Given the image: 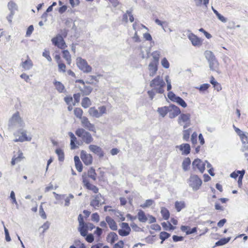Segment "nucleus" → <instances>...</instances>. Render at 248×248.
Masks as SVG:
<instances>
[{
	"label": "nucleus",
	"mask_w": 248,
	"mask_h": 248,
	"mask_svg": "<svg viewBox=\"0 0 248 248\" xmlns=\"http://www.w3.org/2000/svg\"><path fill=\"white\" fill-rule=\"evenodd\" d=\"M24 124L23 119L20 116L19 112L16 111L13 114L8 121V129L9 131H13L16 129L23 127Z\"/></svg>",
	"instance_id": "1"
},
{
	"label": "nucleus",
	"mask_w": 248,
	"mask_h": 248,
	"mask_svg": "<svg viewBox=\"0 0 248 248\" xmlns=\"http://www.w3.org/2000/svg\"><path fill=\"white\" fill-rule=\"evenodd\" d=\"M165 85V82L159 76H157L154 78L150 83V86L154 88V90L155 91L156 93L160 94L164 93V90L163 88Z\"/></svg>",
	"instance_id": "2"
},
{
	"label": "nucleus",
	"mask_w": 248,
	"mask_h": 248,
	"mask_svg": "<svg viewBox=\"0 0 248 248\" xmlns=\"http://www.w3.org/2000/svg\"><path fill=\"white\" fill-rule=\"evenodd\" d=\"M187 183L189 186L191 187L193 191H196L200 188L202 180L197 175L191 174L187 180Z\"/></svg>",
	"instance_id": "3"
},
{
	"label": "nucleus",
	"mask_w": 248,
	"mask_h": 248,
	"mask_svg": "<svg viewBox=\"0 0 248 248\" xmlns=\"http://www.w3.org/2000/svg\"><path fill=\"white\" fill-rule=\"evenodd\" d=\"M75 133L78 137L81 138L86 144H88L93 141V139L91 134L83 128L78 129Z\"/></svg>",
	"instance_id": "4"
},
{
	"label": "nucleus",
	"mask_w": 248,
	"mask_h": 248,
	"mask_svg": "<svg viewBox=\"0 0 248 248\" xmlns=\"http://www.w3.org/2000/svg\"><path fill=\"white\" fill-rule=\"evenodd\" d=\"M77 65L78 68L85 73H90L92 70V67L89 65L87 61L81 57L77 59Z\"/></svg>",
	"instance_id": "5"
},
{
	"label": "nucleus",
	"mask_w": 248,
	"mask_h": 248,
	"mask_svg": "<svg viewBox=\"0 0 248 248\" xmlns=\"http://www.w3.org/2000/svg\"><path fill=\"white\" fill-rule=\"evenodd\" d=\"M19 134H20L21 136H19L18 138H16V139L14 140V141H30L31 140V137L30 136H28L27 135V131L25 130H23V129H19L16 133H14V135L16 136H18Z\"/></svg>",
	"instance_id": "6"
},
{
	"label": "nucleus",
	"mask_w": 248,
	"mask_h": 248,
	"mask_svg": "<svg viewBox=\"0 0 248 248\" xmlns=\"http://www.w3.org/2000/svg\"><path fill=\"white\" fill-rule=\"evenodd\" d=\"M53 45L61 49H64L67 46L62 35L58 34L51 39Z\"/></svg>",
	"instance_id": "7"
},
{
	"label": "nucleus",
	"mask_w": 248,
	"mask_h": 248,
	"mask_svg": "<svg viewBox=\"0 0 248 248\" xmlns=\"http://www.w3.org/2000/svg\"><path fill=\"white\" fill-rule=\"evenodd\" d=\"M205 163L202 162L200 159L197 158L192 162V167L194 170L197 168L200 172L203 173L205 169Z\"/></svg>",
	"instance_id": "8"
},
{
	"label": "nucleus",
	"mask_w": 248,
	"mask_h": 248,
	"mask_svg": "<svg viewBox=\"0 0 248 248\" xmlns=\"http://www.w3.org/2000/svg\"><path fill=\"white\" fill-rule=\"evenodd\" d=\"M121 226L122 229L118 230L119 234L122 236L128 235L131 231V228L128 224L126 222H123L122 223Z\"/></svg>",
	"instance_id": "9"
},
{
	"label": "nucleus",
	"mask_w": 248,
	"mask_h": 248,
	"mask_svg": "<svg viewBox=\"0 0 248 248\" xmlns=\"http://www.w3.org/2000/svg\"><path fill=\"white\" fill-rule=\"evenodd\" d=\"M80 158L83 163L86 165H89L92 164L93 161V157L91 154H87L86 151L82 150L80 153Z\"/></svg>",
	"instance_id": "10"
},
{
	"label": "nucleus",
	"mask_w": 248,
	"mask_h": 248,
	"mask_svg": "<svg viewBox=\"0 0 248 248\" xmlns=\"http://www.w3.org/2000/svg\"><path fill=\"white\" fill-rule=\"evenodd\" d=\"M81 122L82 126L85 128L91 131H95L94 124H91L86 117L83 116L81 119Z\"/></svg>",
	"instance_id": "11"
},
{
	"label": "nucleus",
	"mask_w": 248,
	"mask_h": 248,
	"mask_svg": "<svg viewBox=\"0 0 248 248\" xmlns=\"http://www.w3.org/2000/svg\"><path fill=\"white\" fill-rule=\"evenodd\" d=\"M169 117L171 119L175 118L178 115H180L181 110L180 108L174 105H170Z\"/></svg>",
	"instance_id": "12"
},
{
	"label": "nucleus",
	"mask_w": 248,
	"mask_h": 248,
	"mask_svg": "<svg viewBox=\"0 0 248 248\" xmlns=\"http://www.w3.org/2000/svg\"><path fill=\"white\" fill-rule=\"evenodd\" d=\"M89 148L92 152L97 155L100 158L104 156V153L101 147L95 145L91 144L89 145Z\"/></svg>",
	"instance_id": "13"
},
{
	"label": "nucleus",
	"mask_w": 248,
	"mask_h": 248,
	"mask_svg": "<svg viewBox=\"0 0 248 248\" xmlns=\"http://www.w3.org/2000/svg\"><path fill=\"white\" fill-rule=\"evenodd\" d=\"M191 123L190 114L189 113H182L178 118V123L180 125H183V124Z\"/></svg>",
	"instance_id": "14"
},
{
	"label": "nucleus",
	"mask_w": 248,
	"mask_h": 248,
	"mask_svg": "<svg viewBox=\"0 0 248 248\" xmlns=\"http://www.w3.org/2000/svg\"><path fill=\"white\" fill-rule=\"evenodd\" d=\"M176 148H178L182 152V155H187L190 153L191 148L188 143H183L176 146Z\"/></svg>",
	"instance_id": "15"
},
{
	"label": "nucleus",
	"mask_w": 248,
	"mask_h": 248,
	"mask_svg": "<svg viewBox=\"0 0 248 248\" xmlns=\"http://www.w3.org/2000/svg\"><path fill=\"white\" fill-rule=\"evenodd\" d=\"M82 178L83 183L88 189L92 190L94 193H97L98 192L99 189L97 187L90 183L89 181L86 179V177H84L83 175H82Z\"/></svg>",
	"instance_id": "16"
},
{
	"label": "nucleus",
	"mask_w": 248,
	"mask_h": 248,
	"mask_svg": "<svg viewBox=\"0 0 248 248\" xmlns=\"http://www.w3.org/2000/svg\"><path fill=\"white\" fill-rule=\"evenodd\" d=\"M94 199L91 202L90 205L94 207V208H98L102 204L101 203V198H102V195L100 193H99L94 197Z\"/></svg>",
	"instance_id": "17"
},
{
	"label": "nucleus",
	"mask_w": 248,
	"mask_h": 248,
	"mask_svg": "<svg viewBox=\"0 0 248 248\" xmlns=\"http://www.w3.org/2000/svg\"><path fill=\"white\" fill-rule=\"evenodd\" d=\"M158 64L155 62H151L148 65L150 77H154L158 70Z\"/></svg>",
	"instance_id": "18"
},
{
	"label": "nucleus",
	"mask_w": 248,
	"mask_h": 248,
	"mask_svg": "<svg viewBox=\"0 0 248 248\" xmlns=\"http://www.w3.org/2000/svg\"><path fill=\"white\" fill-rule=\"evenodd\" d=\"M208 63L211 70L215 71L218 74L220 73L219 71V63L217 59L209 62Z\"/></svg>",
	"instance_id": "19"
},
{
	"label": "nucleus",
	"mask_w": 248,
	"mask_h": 248,
	"mask_svg": "<svg viewBox=\"0 0 248 248\" xmlns=\"http://www.w3.org/2000/svg\"><path fill=\"white\" fill-rule=\"evenodd\" d=\"M106 221L108 224L110 229L113 231H116L117 230V225L116 222L109 216L106 217Z\"/></svg>",
	"instance_id": "20"
},
{
	"label": "nucleus",
	"mask_w": 248,
	"mask_h": 248,
	"mask_svg": "<svg viewBox=\"0 0 248 248\" xmlns=\"http://www.w3.org/2000/svg\"><path fill=\"white\" fill-rule=\"evenodd\" d=\"M180 229L182 232H186V233L187 235L194 233L196 232L197 231L196 227H193V228H190V227L188 226L183 225L181 227Z\"/></svg>",
	"instance_id": "21"
},
{
	"label": "nucleus",
	"mask_w": 248,
	"mask_h": 248,
	"mask_svg": "<svg viewBox=\"0 0 248 248\" xmlns=\"http://www.w3.org/2000/svg\"><path fill=\"white\" fill-rule=\"evenodd\" d=\"M157 111L162 117H164L170 111V106L158 108Z\"/></svg>",
	"instance_id": "22"
},
{
	"label": "nucleus",
	"mask_w": 248,
	"mask_h": 248,
	"mask_svg": "<svg viewBox=\"0 0 248 248\" xmlns=\"http://www.w3.org/2000/svg\"><path fill=\"white\" fill-rule=\"evenodd\" d=\"M189 39L191 41L192 45L193 46H198L201 45V42L199 38L197 37V36L193 34L189 36Z\"/></svg>",
	"instance_id": "23"
},
{
	"label": "nucleus",
	"mask_w": 248,
	"mask_h": 248,
	"mask_svg": "<svg viewBox=\"0 0 248 248\" xmlns=\"http://www.w3.org/2000/svg\"><path fill=\"white\" fill-rule=\"evenodd\" d=\"M68 135L70 137V145L71 149H75L77 148V146L75 144V142L77 141V138L74 135V134L71 132H69L68 133Z\"/></svg>",
	"instance_id": "24"
},
{
	"label": "nucleus",
	"mask_w": 248,
	"mask_h": 248,
	"mask_svg": "<svg viewBox=\"0 0 248 248\" xmlns=\"http://www.w3.org/2000/svg\"><path fill=\"white\" fill-rule=\"evenodd\" d=\"M190 164L191 160L189 157H186L184 159L182 162V168L185 171H187L188 170Z\"/></svg>",
	"instance_id": "25"
},
{
	"label": "nucleus",
	"mask_w": 248,
	"mask_h": 248,
	"mask_svg": "<svg viewBox=\"0 0 248 248\" xmlns=\"http://www.w3.org/2000/svg\"><path fill=\"white\" fill-rule=\"evenodd\" d=\"M138 217L139 221L141 222H145L148 220V218L145 216V213L141 210L139 211Z\"/></svg>",
	"instance_id": "26"
},
{
	"label": "nucleus",
	"mask_w": 248,
	"mask_h": 248,
	"mask_svg": "<svg viewBox=\"0 0 248 248\" xmlns=\"http://www.w3.org/2000/svg\"><path fill=\"white\" fill-rule=\"evenodd\" d=\"M204 56L208 62L216 59L213 53L211 51H205L204 52Z\"/></svg>",
	"instance_id": "27"
},
{
	"label": "nucleus",
	"mask_w": 248,
	"mask_h": 248,
	"mask_svg": "<svg viewBox=\"0 0 248 248\" xmlns=\"http://www.w3.org/2000/svg\"><path fill=\"white\" fill-rule=\"evenodd\" d=\"M107 239H110V243L113 244L118 240V236L115 232H111L108 235Z\"/></svg>",
	"instance_id": "28"
},
{
	"label": "nucleus",
	"mask_w": 248,
	"mask_h": 248,
	"mask_svg": "<svg viewBox=\"0 0 248 248\" xmlns=\"http://www.w3.org/2000/svg\"><path fill=\"white\" fill-rule=\"evenodd\" d=\"M88 112L89 114L95 118L100 117V115L98 113V110L96 109L95 107L90 108L89 109Z\"/></svg>",
	"instance_id": "29"
},
{
	"label": "nucleus",
	"mask_w": 248,
	"mask_h": 248,
	"mask_svg": "<svg viewBox=\"0 0 248 248\" xmlns=\"http://www.w3.org/2000/svg\"><path fill=\"white\" fill-rule=\"evenodd\" d=\"M62 56L66 61L67 64H70L71 62V57L69 52L67 50L62 51Z\"/></svg>",
	"instance_id": "30"
},
{
	"label": "nucleus",
	"mask_w": 248,
	"mask_h": 248,
	"mask_svg": "<svg viewBox=\"0 0 248 248\" xmlns=\"http://www.w3.org/2000/svg\"><path fill=\"white\" fill-rule=\"evenodd\" d=\"M192 131L191 128H188L186 130L183 131V140L185 141H187L189 140L190 133Z\"/></svg>",
	"instance_id": "31"
},
{
	"label": "nucleus",
	"mask_w": 248,
	"mask_h": 248,
	"mask_svg": "<svg viewBox=\"0 0 248 248\" xmlns=\"http://www.w3.org/2000/svg\"><path fill=\"white\" fill-rule=\"evenodd\" d=\"M32 66V62L30 60H27L22 63V66L25 70H30Z\"/></svg>",
	"instance_id": "32"
},
{
	"label": "nucleus",
	"mask_w": 248,
	"mask_h": 248,
	"mask_svg": "<svg viewBox=\"0 0 248 248\" xmlns=\"http://www.w3.org/2000/svg\"><path fill=\"white\" fill-rule=\"evenodd\" d=\"M231 240V237L227 238H223L217 241L215 243V246H219L224 245L228 243Z\"/></svg>",
	"instance_id": "33"
},
{
	"label": "nucleus",
	"mask_w": 248,
	"mask_h": 248,
	"mask_svg": "<svg viewBox=\"0 0 248 248\" xmlns=\"http://www.w3.org/2000/svg\"><path fill=\"white\" fill-rule=\"evenodd\" d=\"M91 101L89 98L85 97L83 98L81 102V106L84 108H87L91 105Z\"/></svg>",
	"instance_id": "34"
},
{
	"label": "nucleus",
	"mask_w": 248,
	"mask_h": 248,
	"mask_svg": "<svg viewBox=\"0 0 248 248\" xmlns=\"http://www.w3.org/2000/svg\"><path fill=\"white\" fill-rule=\"evenodd\" d=\"M210 83L213 85L214 87L216 89L217 91H220L221 89L220 85L215 80L214 78L212 76L210 81Z\"/></svg>",
	"instance_id": "35"
},
{
	"label": "nucleus",
	"mask_w": 248,
	"mask_h": 248,
	"mask_svg": "<svg viewBox=\"0 0 248 248\" xmlns=\"http://www.w3.org/2000/svg\"><path fill=\"white\" fill-rule=\"evenodd\" d=\"M152 55L153 56V61H152L151 62H155V63L158 64L160 57V52L157 51H155L152 53Z\"/></svg>",
	"instance_id": "36"
},
{
	"label": "nucleus",
	"mask_w": 248,
	"mask_h": 248,
	"mask_svg": "<svg viewBox=\"0 0 248 248\" xmlns=\"http://www.w3.org/2000/svg\"><path fill=\"white\" fill-rule=\"evenodd\" d=\"M175 207L177 212H180L182 209L185 207L184 202L176 201L175 203Z\"/></svg>",
	"instance_id": "37"
},
{
	"label": "nucleus",
	"mask_w": 248,
	"mask_h": 248,
	"mask_svg": "<svg viewBox=\"0 0 248 248\" xmlns=\"http://www.w3.org/2000/svg\"><path fill=\"white\" fill-rule=\"evenodd\" d=\"M54 85L56 89L59 93H62L63 92L64 86L61 82L55 81Z\"/></svg>",
	"instance_id": "38"
},
{
	"label": "nucleus",
	"mask_w": 248,
	"mask_h": 248,
	"mask_svg": "<svg viewBox=\"0 0 248 248\" xmlns=\"http://www.w3.org/2000/svg\"><path fill=\"white\" fill-rule=\"evenodd\" d=\"M8 8L10 12H14L15 13V11L17 9V6L16 4L13 1H11L8 4Z\"/></svg>",
	"instance_id": "39"
},
{
	"label": "nucleus",
	"mask_w": 248,
	"mask_h": 248,
	"mask_svg": "<svg viewBox=\"0 0 248 248\" xmlns=\"http://www.w3.org/2000/svg\"><path fill=\"white\" fill-rule=\"evenodd\" d=\"M55 153L58 156V159L60 161H63L64 159V155L63 151L60 148L56 150Z\"/></svg>",
	"instance_id": "40"
},
{
	"label": "nucleus",
	"mask_w": 248,
	"mask_h": 248,
	"mask_svg": "<svg viewBox=\"0 0 248 248\" xmlns=\"http://www.w3.org/2000/svg\"><path fill=\"white\" fill-rule=\"evenodd\" d=\"M80 91L83 93L84 95H89L93 91V88L89 86H84L83 89H80Z\"/></svg>",
	"instance_id": "41"
},
{
	"label": "nucleus",
	"mask_w": 248,
	"mask_h": 248,
	"mask_svg": "<svg viewBox=\"0 0 248 248\" xmlns=\"http://www.w3.org/2000/svg\"><path fill=\"white\" fill-rule=\"evenodd\" d=\"M245 170L243 169L242 170H236V171H234L233 172H232L231 174H230V176L232 177V178H234V179H236L238 176V175H241V174H242V175H244L245 173Z\"/></svg>",
	"instance_id": "42"
},
{
	"label": "nucleus",
	"mask_w": 248,
	"mask_h": 248,
	"mask_svg": "<svg viewBox=\"0 0 248 248\" xmlns=\"http://www.w3.org/2000/svg\"><path fill=\"white\" fill-rule=\"evenodd\" d=\"M96 173H95V170L93 168H91L88 172V176L93 180H96Z\"/></svg>",
	"instance_id": "43"
},
{
	"label": "nucleus",
	"mask_w": 248,
	"mask_h": 248,
	"mask_svg": "<svg viewBox=\"0 0 248 248\" xmlns=\"http://www.w3.org/2000/svg\"><path fill=\"white\" fill-rule=\"evenodd\" d=\"M161 213L164 219L167 220L169 219L170 217V213L168 210L165 208H162L161 209Z\"/></svg>",
	"instance_id": "44"
},
{
	"label": "nucleus",
	"mask_w": 248,
	"mask_h": 248,
	"mask_svg": "<svg viewBox=\"0 0 248 248\" xmlns=\"http://www.w3.org/2000/svg\"><path fill=\"white\" fill-rule=\"evenodd\" d=\"M174 102H176L178 105L182 106L184 108H185L187 107V104L184 100L179 96L177 97L176 100Z\"/></svg>",
	"instance_id": "45"
},
{
	"label": "nucleus",
	"mask_w": 248,
	"mask_h": 248,
	"mask_svg": "<svg viewBox=\"0 0 248 248\" xmlns=\"http://www.w3.org/2000/svg\"><path fill=\"white\" fill-rule=\"evenodd\" d=\"M83 114L82 110L79 108H76L74 109V114L75 116L80 119L83 117H82Z\"/></svg>",
	"instance_id": "46"
},
{
	"label": "nucleus",
	"mask_w": 248,
	"mask_h": 248,
	"mask_svg": "<svg viewBox=\"0 0 248 248\" xmlns=\"http://www.w3.org/2000/svg\"><path fill=\"white\" fill-rule=\"evenodd\" d=\"M93 80L98 81L97 79V77L95 76H90L88 78V80L85 81V82L87 84H90L92 85H95V83L93 82Z\"/></svg>",
	"instance_id": "47"
},
{
	"label": "nucleus",
	"mask_w": 248,
	"mask_h": 248,
	"mask_svg": "<svg viewBox=\"0 0 248 248\" xmlns=\"http://www.w3.org/2000/svg\"><path fill=\"white\" fill-rule=\"evenodd\" d=\"M170 234L166 232H161L159 234V238L161 240L165 241L170 237Z\"/></svg>",
	"instance_id": "48"
},
{
	"label": "nucleus",
	"mask_w": 248,
	"mask_h": 248,
	"mask_svg": "<svg viewBox=\"0 0 248 248\" xmlns=\"http://www.w3.org/2000/svg\"><path fill=\"white\" fill-rule=\"evenodd\" d=\"M153 203H154L153 200H151V199L147 200L145 202L144 204H141L140 205V206L143 208H145L150 206L151 205H152L153 204Z\"/></svg>",
	"instance_id": "49"
},
{
	"label": "nucleus",
	"mask_w": 248,
	"mask_h": 248,
	"mask_svg": "<svg viewBox=\"0 0 248 248\" xmlns=\"http://www.w3.org/2000/svg\"><path fill=\"white\" fill-rule=\"evenodd\" d=\"M161 63L162 66L166 69H168L170 67V63L166 58H164L161 60Z\"/></svg>",
	"instance_id": "50"
},
{
	"label": "nucleus",
	"mask_w": 248,
	"mask_h": 248,
	"mask_svg": "<svg viewBox=\"0 0 248 248\" xmlns=\"http://www.w3.org/2000/svg\"><path fill=\"white\" fill-rule=\"evenodd\" d=\"M42 55L43 57H45L48 62H51L52 59L49 55V51L46 50H45L43 52Z\"/></svg>",
	"instance_id": "51"
},
{
	"label": "nucleus",
	"mask_w": 248,
	"mask_h": 248,
	"mask_svg": "<svg viewBox=\"0 0 248 248\" xmlns=\"http://www.w3.org/2000/svg\"><path fill=\"white\" fill-rule=\"evenodd\" d=\"M210 87V85L208 83H205L201 85L199 87L197 88L201 92H203L207 90Z\"/></svg>",
	"instance_id": "52"
},
{
	"label": "nucleus",
	"mask_w": 248,
	"mask_h": 248,
	"mask_svg": "<svg viewBox=\"0 0 248 248\" xmlns=\"http://www.w3.org/2000/svg\"><path fill=\"white\" fill-rule=\"evenodd\" d=\"M168 97L170 100L174 102L177 96L172 92L170 91L168 93Z\"/></svg>",
	"instance_id": "53"
},
{
	"label": "nucleus",
	"mask_w": 248,
	"mask_h": 248,
	"mask_svg": "<svg viewBox=\"0 0 248 248\" xmlns=\"http://www.w3.org/2000/svg\"><path fill=\"white\" fill-rule=\"evenodd\" d=\"M34 30V27L33 25H30L27 29L26 33V37H29L32 33L33 31Z\"/></svg>",
	"instance_id": "54"
},
{
	"label": "nucleus",
	"mask_w": 248,
	"mask_h": 248,
	"mask_svg": "<svg viewBox=\"0 0 248 248\" xmlns=\"http://www.w3.org/2000/svg\"><path fill=\"white\" fill-rule=\"evenodd\" d=\"M191 141L192 144H195L197 143V134L196 132H194L192 133L191 137Z\"/></svg>",
	"instance_id": "55"
},
{
	"label": "nucleus",
	"mask_w": 248,
	"mask_h": 248,
	"mask_svg": "<svg viewBox=\"0 0 248 248\" xmlns=\"http://www.w3.org/2000/svg\"><path fill=\"white\" fill-rule=\"evenodd\" d=\"M85 239L89 243H92L94 241V236L92 233L87 234Z\"/></svg>",
	"instance_id": "56"
},
{
	"label": "nucleus",
	"mask_w": 248,
	"mask_h": 248,
	"mask_svg": "<svg viewBox=\"0 0 248 248\" xmlns=\"http://www.w3.org/2000/svg\"><path fill=\"white\" fill-rule=\"evenodd\" d=\"M243 143H248V137L243 133L239 136Z\"/></svg>",
	"instance_id": "57"
},
{
	"label": "nucleus",
	"mask_w": 248,
	"mask_h": 248,
	"mask_svg": "<svg viewBox=\"0 0 248 248\" xmlns=\"http://www.w3.org/2000/svg\"><path fill=\"white\" fill-rule=\"evenodd\" d=\"M92 220L96 222L99 221V216L97 213H93L91 216Z\"/></svg>",
	"instance_id": "58"
},
{
	"label": "nucleus",
	"mask_w": 248,
	"mask_h": 248,
	"mask_svg": "<svg viewBox=\"0 0 248 248\" xmlns=\"http://www.w3.org/2000/svg\"><path fill=\"white\" fill-rule=\"evenodd\" d=\"M39 214H40V216L43 219H46V213H45L42 205L40 206V208H39Z\"/></svg>",
	"instance_id": "59"
},
{
	"label": "nucleus",
	"mask_w": 248,
	"mask_h": 248,
	"mask_svg": "<svg viewBox=\"0 0 248 248\" xmlns=\"http://www.w3.org/2000/svg\"><path fill=\"white\" fill-rule=\"evenodd\" d=\"M69 3L72 6V7L74 8L75 6H77L79 4V0H69Z\"/></svg>",
	"instance_id": "60"
},
{
	"label": "nucleus",
	"mask_w": 248,
	"mask_h": 248,
	"mask_svg": "<svg viewBox=\"0 0 248 248\" xmlns=\"http://www.w3.org/2000/svg\"><path fill=\"white\" fill-rule=\"evenodd\" d=\"M10 197L12 200V203H15L16 205H17L18 204L16 201L15 194L13 191L11 192Z\"/></svg>",
	"instance_id": "61"
},
{
	"label": "nucleus",
	"mask_w": 248,
	"mask_h": 248,
	"mask_svg": "<svg viewBox=\"0 0 248 248\" xmlns=\"http://www.w3.org/2000/svg\"><path fill=\"white\" fill-rule=\"evenodd\" d=\"M172 239L174 242L182 241L184 240V237L181 236L174 235L172 236Z\"/></svg>",
	"instance_id": "62"
},
{
	"label": "nucleus",
	"mask_w": 248,
	"mask_h": 248,
	"mask_svg": "<svg viewBox=\"0 0 248 248\" xmlns=\"http://www.w3.org/2000/svg\"><path fill=\"white\" fill-rule=\"evenodd\" d=\"M99 111L98 113L100 115V117L106 112V108L105 106H101L98 108Z\"/></svg>",
	"instance_id": "63"
},
{
	"label": "nucleus",
	"mask_w": 248,
	"mask_h": 248,
	"mask_svg": "<svg viewBox=\"0 0 248 248\" xmlns=\"http://www.w3.org/2000/svg\"><path fill=\"white\" fill-rule=\"evenodd\" d=\"M124 242L122 240L119 241L114 245L113 248H123L124 246Z\"/></svg>",
	"instance_id": "64"
}]
</instances>
